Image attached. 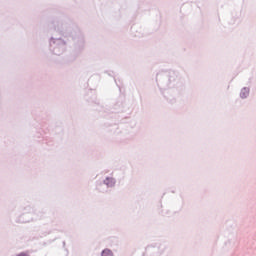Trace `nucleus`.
<instances>
[{"instance_id":"f257e3e1","label":"nucleus","mask_w":256,"mask_h":256,"mask_svg":"<svg viewBox=\"0 0 256 256\" xmlns=\"http://www.w3.org/2000/svg\"><path fill=\"white\" fill-rule=\"evenodd\" d=\"M66 46L67 44L63 39L54 37L50 38V51H52L54 55H62V53H65V49L67 48Z\"/></svg>"},{"instance_id":"423d86ee","label":"nucleus","mask_w":256,"mask_h":256,"mask_svg":"<svg viewBox=\"0 0 256 256\" xmlns=\"http://www.w3.org/2000/svg\"><path fill=\"white\" fill-rule=\"evenodd\" d=\"M165 249H167V245L166 244H161L158 247V250H159L160 253H163V251H165Z\"/></svg>"},{"instance_id":"39448f33","label":"nucleus","mask_w":256,"mask_h":256,"mask_svg":"<svg viewBox=\"0 0 256 256\" xmlns=\"http://www.w3.org/2000/svg\"><path fill=\"white\" fill-rule=\"evenodd\" d=\"M101 256H113V251L106 248L102 251Z\"/></svg>"},{"instance_id":"6e6552de","label":"nucleus","mask_w":256,"mask_h":256,"mask_svg":"<svg viewBox=\"0 0 256 256\" xmlns=\"http://www.w3.org/2000/svg\"><path fill=\"white\" fill-rule=\"evenodd\" d=\"M22 223H29V220H23Z\"/></svg>"},{"instance_id":"7ed1b4c3","label":"nucleus","mask_w":256,"mask_h":256,"mask_svg":"<svg viewBox=\"0 0 256 256\" xmlns=\"http://www.w3.org/2000/svg\"><path fill=\"white\" fill-rule=\"evenodd\" d=\"M115 183H117V181L115 180V178L106 177V178L103 180L102 185H106V187H115Z\"/></svg>"},{"instance_id":"1a4fd4ad","label":"nucleus","mask_w":256,"mask_h":256,"mask_svg":"<svg viewBox=\"0 0 256 256\" xmlns=\"http://www.w3.org/2000/svg\"><path fill=\"white\" fill-rule=\"evenodd\" d=\"M80 41H81V43H83V37H80Z\"/></svg>"},{"instance_id":"20e7f679","label":"nucleus","mask_w":256,"mask_h":256,"mask_svg":"<svg viewBox=\"0 0 256 256\" xmlns=\"http://www.w3.org/2000/svg\"><path fill=\"white\" fill-rule=\"evenodd\" d=\"M250 89L249 87H243L240 91V98L247 99L249 97Z\"/></svg>"},{"instance_id":"f03ea898","label":"nucleus","mask_w":256,"mask_h":256,"mask_svg":"<svg viewBox=\"0 0 256 256\" xmlns=\"http://www.w3.org/2000/svg\"><path fill=\"white\" fill-rule=\"evenodd\" d=\"M156 81L158 83V87L165 91L169 89V83H171V81H175V78L173 76H169V74H157Z\"/></svg>"},{"instance_id":"0eeeda50","label":"nucleus","mask_w":256,"mask_h":256,"mask_svg":"<svg viewBox=\"0 0 256 256\" xmlns=\"http://www.w3.org/2000/svg\"><path fill=\"white\" fill-rule=\"evenodd\" d=\"M169 75H175V72L171 71L169 72Z\"/></svg>"}]
</instances>
